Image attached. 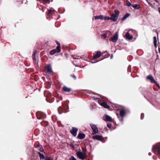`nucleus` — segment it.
Instances as JSON below:
<instances>
[{"instance_id":"a18cd8bd","label":"nucleus","mask_w":160,"mask_h":160,"mask_svg":"<svg viewBox=\"0 0 160 160\" xmlns=\"http://www.w3.org/2000/svg\"><path fill=\"white\" fill-rule=\"evenodd\" d=\"M154 1L157 3H158V2L157 0H154Z\"/></svg>"},{"instance_id":"bb28decb","label":"nucleus","mask_w":160,"mask_h":160,"mask_svg":"<svg viewBox=\"0 0 160 160\" xmlns=\"http://www.w3.org/2000/svg\"><path fill=\"white\" fill-rule=\"evenodd\" d=\"M132 6L135 9H138L140 7V6L139 4H136L135 5H132Z\"/></svg>"},{"instance_id":"f704fd0d","label":"nucleus","mask_w":160,"mask_h":160,"mask_svg":"<svg viewBox=\"0 0 160 160\" xmlns=\"http://www.w3.org/2000/svg\"><path fill=\"white\" fill-rule=\"evenodd\" d=\"M69 160H77L74 157L72 156L71 158H69Z\"/></svg>"},{"instance_id":"4c0bfd02","label":"nucleus","mask_w":160,"mask_h":160,"mask_svg":"<svg viewBox=\"0 0 160 160\" xmlns=\"http://www.w3.org/2000/svg\"><path fill=\"white\" fill-rule=\"evenodd\" d=\"M70 146L73 149H75V146L73 144H70Z\"/></svg>"},{"instance_id":"37998d69","label":"nucleus","mask_w":160,"mask_h":160,"mask_svg":"<svg viewBox=\"0 0 160 160\" xmlns=\"http://www.w3.org/2000/svg\"><path fill=\"white\" fill-rule=\"evenodd\" d=\"M92 93L95 95H99V94H98L95 92H93Z\"/></svg>"},{"instance_id":"ddd939ff","label":"nucleus","mask_w":160,"mask_h":160,"mask_svg":"<svg viewBox=\"0 0 160 160\" xmlns=\"http://www.w3.org/2000/svg\"><path fill=\"white\" fill-rule=\"evenodd\" d=\"M146 78L147 79L150 80L151 82L152 83H156L157 82V81L154 80L152 75L151 74H150L149 75L147 76L146 77Z\"/></svg>"},{"instance_id":"2eb2a0df","label":"nucleus","mask_w":160,"mask_h":160,"mask_svg":"<svg viewBox=\"0 0 160 160\" xmlns=\"http://www.w3.org/2000/svg\"><path fill=\"white\" fill-rule=\"evenodd\" d=\"M103 118H104V120L108 122H112V118L109 116L107 115H105L103 116Z\"/></svg>"},{"instance_id":"7c9ffc66","label":"nucleus","mask_w":160,"mask_h":160,"mask_svg":"<svg viewBox=\"0 0 160 160\" xmlns=\"http://www.w3.org/2000/svg\"><path fill=\"white\" fill-rule=\"evenodd\" d=\"M56 43L58 45V46L56 48L58 47L59 48H61L60 43L57 41H56Z\"/></svg>"},{"instance_id":"39448f33","label":"nucleus","mask_w":160,"mask_h":160,"mask_svg":"<svg viewBox=\"0 0 160 160\" xmlns=\"http://www.w3.org/2000/svg\"><path fill=\"white\" fill-rule=\"evenodd\" d=\"M45 70L49 74H53L51 66L50 64L48 65L45 67Z\"/></svg>"},{"instance_id":"6e6552de","label":"nucleus","mask_w":160,"mask_h":160,"mask_svg":"<svg viewBox=\"0 0 160 160\" xmlns=\"http://www.w3.org/2000/svg\"><path fill=\"white\" fill-rule=\"evenodd\" d=\"M92 130H93L94 134L98 133V130L97 127L95 124H91L90 125Z\"/></svg>"},{"instance_id":"cd10ccee","label":"nucleus","mask_w":160,"mask_h":160,"mask_svg":"<svg viewBox=\"0 0 160 160\" xmlns=\"http://www.w3.org/2000/svg\"><path fill=\"white\" fill-rule=\"evenodd\" d=\"M43 3L44 4L48 3L49 4L50 2V0H42Z\"/></svg>"},{"instance_id":"09e8293b","label":"nucleus","mask_w":160,"mask_h":160,"mask_svg":"<svg viewBox=\"0 0 160 160\" xmlns=\"http://www.w3.org/2000/svg\"><path fill=\"white\" fill-rule=\"evenodd\" d=\"M158 51H159V52H160V48H158Z\"/></svg>"},{"instance_id":"c9c22d12","label":"nucleus","mask_w":160,"mask_h":160,"mask_svg":"<svg viewBox=\"0 0 160 160\" xmlns=\"http://www.w3.org/2000/svg\"><path fill=\"white\" fill-rule=\"evenodd\" d=\"M41 145L39 143H38V144H36L35 145V147L36 148H37V147L39 148L41 146Z\"/></svg>"},{"instance_id":"f03ea898","label":"nucleus","mask_w":160,"mask_h":160,"mask_svg":"<svg viewBox=\"0 0 160 160\" xmlns=\"http://www.w3.org/2000/svg\"><path fill=\"white\" fill-rule=\"evenodd\" d=\"M82 150L83 151V152H80V151H78L76 152V155L77 157L80 159L83 160L86 157V149H85V151H84V149L82 148Z\"/></svg>"},{"instance_id":"c756f323","label":"nucleus","mask_w":160,"mask_h":160,"mask_svg":"<svg viewBox=\"0 0 160 160\" xmlns=\"http://www.w3.org/2000/svg\"><path fill=\"white\" fill-rule=\"evenodd\" d=\"M126 3L128 7L130 6L131 5V3L128 0H126Z\"/></svg>"},{"instance_id":"79ce46f5","label":"nucleus","mask_w":160,"mask_h":160,"mask_svg":"<svg viewBox=\"0 0 160 160\" xmlns=\"http://www.w3.org/2000/svg\"><path fill=\"white\" fill-rule=\"evenodd\" d=\"M46 160H51V158H48L46 159Z\"/></svg>"},{"instance_id":"2f4dec72","label":"nucleus","mask_w":160,"mask_h":160,"mask_svg":"<svg viewBox=\"0 0 160 160\" xmlns=\"http://www.w3.org/2000/svg\"><path fill=\"white\" fill-rule=\"evenodd\" d=\"M39 149L41 152H43L44 151L43 147L41 145L39 147Z\"/></svg>"},{"instance_id":"6ab92c4d","label":"nucleus","mask_w":160,"mask_h":160,"mask_svg":"<svg viewBox=\"0 0 160 160\" xmlns=\"http://www.w3.org/2000/svg\"><path fill=\"white\" fill-rule=\"evenodd\" d=\"M130 16V14L129 13H126L121 19L122 21H124L127 18Z\"/></svg>"},{"instance_id":"423d86ee","label":"nucleus","mask_w":160,"mask_h":160,"mask_svg":"<svg viewBox=\"0 0 160 160\" xmlns=\"http://www.w3.org/2000/svg\"><path fill=\"white\" fill-rule=\"evenodd\" d=\"M118 33L116 32L115 33L114 35L112 37L110 38L109 39L110 41H112L113 42H115L118 40Z\"/></svg>"},{"instance_id":"dca6fc26","label":"nucleus","mask_w":160,"mask_h":160,"mask_svg":"<svg viewBox=\"0 0 160 160\" xmlns=\"http://www.w3.org/2000/svg\"><path fill=\"white\" fill-rule=\"evenodd\" d=\"M85 137V135L83 133H79L77 136V138L80 139H82Z\"/></svg>"},{"instance_id":"aec40b11","label":"nucleus","mask_w":160,"mask_h":160,"mask_svg":"<svg viewBox=\"0 0 160 160\" xmlns=\"http://www.w3.org/2000/svg\"><path fill=\"white\" fill-rule=\"evenodd\" d=\"M54 12V10H48V12H46V13L47 15L50 16L51 15H52Z\"/></svg>"},{"instance_id":"5701e85b","label":"nucleus","mask_w":160,"mask_h":160,"mask_svg":"<svg viewBox=\"0 0 160 160\" xmlns=\"http://www.w3.org/2000/svg\"><path fill=\"white\" fill-rule=\"evenodd\" d=\"M104 18L103 16L102 15H100L99 16H97L95 17V19H100L101 20H102Z\"/></svg>"},{"instance_id":"3c124183","label":"nucleus","mask_w":160,"mask_h":160,"mask_svg":"<svg viewBox=\"0 0 160 160\" xmlns=\"http://www.w3.org/2000/svg\"><path fill=\"white\" fill-rule=\"evenodd\" d=\"M99 99V98H96V99Z\"/></svg>"},{"instance_id":"7ed1b4c3","label":"nucleus","mask_w":160,"mask_h":160,"mask_svg":"<svg viewBox=\"0 0 160 160\" xmlns=\"http://www.w3.org/2000/svg\"><path fill=\"white\" fill-rule=\"evenodd\" d=\"M119 14V12L117 10H115L114 12L112 14L110 17L111 20L113 22L116 21Z\"/></svg>"},{"instance_id":"e433bc0d","label":"nucleus","mask_w":160,"mask_h":160,"mask_svg":"<svg viewBox=\"0 0 160 160\" xmlns=\"http://www.w3.org/2000/svg\"><path fill=\"white\" fill-rule=\"evenodd\" d=\"M144 117V114L143 113H142L141 114V119H143Z\"/></svg>"},{"instance_id":"0eeeda50","label":"nucleus","mask_w":160,"mask_h":160,"mask_svg":"<svg viewBox=\"0 0 160 160\" xmlns=\"http://www.w3.org/2000/svg\"><path fill=\"white\" fill-rule=\"evenodd\" d=\"M37 117L38 119H42L45 118L46 115L43 112H39L37 114Z\"/></svg>"},{"instance_id":"412c9836","label":"nucleus","mask_w":160,"mask_h":160,"mask_svg":"<svg viewBox=\"0 0 160 160\" xmlns=\"http://www.w3.org/2000/svg\"><path fill=\"white\" fill-rule=\"evenodd\" d=\"M41 125L44 127H47L48 124V122L46 121H43L41 123Z\"/></svg>"},{"instance_id":"9d476101","label":"nucleus","mask_w":160,"mask_h":160,"mask_svg":"<svg viewBox=\"0 0 160 160\" xmlns=\"http://www.w3.org/2000/svg\"><path fill=\"white\" fill-rule=\"evenodd\" d=\"M61 51V48H56L55 49L52 50H51L50 52V54L51 55H53L56 53H59Z\"/></svg>"},{"instance_id":"1a4fd4ad","label":"nucleus","mask_w":160,"mask_h":160,"mask_svg":"<svg viewBox=\"0 0 160 160\" xmlns=\"http://www.w3.org/2000/svg\"><path fill=\"white\" fill-rule=\"evenodd\" d=\"M92 138L99 141H102L103 139V138L101 135H96L92 136Z\"/></svg>"},{"instance_id":"c03bdc74","label":"nucleus","mask_w":160,"mask_h":160,"mask_svg":"<svg viewBox=\"0 0 160 160\" xmlns=\"http://www.w3.org/2000/svg\"><path fill=\"white\" fill-rule=\"evenodd\" d=\"M64 55L66 57H67L68 54L67 53H65Z\"/></svg>"},{"instance_id":"393cba45","label":"nucleus","mask_w":160,"mask_h":160,"mask_svg":"<svg viewBox=\"0 0 160 160\" xmlns=\"http://www.w3.org/2000/svg\"><path fill=\"white\" fill-rule=\"evenodd\" d=\"M37 153L39 155L40 159H44L45 158L44 155L39 152H38Z\"/></svg>"},{"instance_id":"4be33fe9","label":"nucleus","mask_w":160,"mask_h":160,"mask_svg":"<svg viewBox=\"0 0 160 160\" xmlns=\"http://www.w3.org/2000/svg\"><path fill=\"white\" fill-rule=\"evenodd\" d=\"M126 37L129 40L132 39L133 38L132 36V35H130L128 32L126 33Z\"/></svg>"},{"instance_id":"a19ab883","label":"nucleus","mask_w":160,"mask_h":160,"mask_svg":"<svg viewBox=\"0 0 160 160\" xmlns=\"http://www.w3.org/2000/svg\"><path fill=\"white\" fill-rule=\"evenodd\" d=\"M154 84H156V86L158 87H159V85L157 83V82L156 83H154Z\"/></svg>"},{"instance_id":"72a5a7b5","label":"nucleus","mask_w":160,"mask_h":160,"mask_svg":"<svg viewBox=\"0 0 160 160\" xmlns=\"http://www.w3.org/2000/svg\"><path fill=\"white\" fill-rule=\"evenodd\" d=\"M71 77L73 78L75 80H76V76H75V75L74 74H71V75H70Z\"/></svg>"},{"instance_id":"f257e3e1","label":"nucleus","mask_w":160,"mask_h":160,"mask_svg":"<svg viewBox=\"0 0 160 160\" xmlns=\"http://www.w3.org/2000/svg\"><path fill=\"white\" fill-rule=\"evenodd\" d=\"M68 109V105L66 104H63L62 105V106H60L58 108V110L59 114H61L63 112H67Z\"/></svg>"},{"instance_id":"9b49d317","label":"nucleus","mask_w":160,"mask_h":160,"mask_svg":"<svg viewBox=\"0 0 160 160\" xmlns=\"http://www.w3.org/2000/svg\"><path fill=\"white\" fill-rule=\"evenodd\" d=\"M78 130V129L77 128L73 127L71 130L70 132L73 136L76 137L77 134Z\"/></svg>"},{"instance_id":"a211bd4d","label":"nucleus","mask_w":160,"mask_h":160,"mask_svg":"<svg viewBox=\"0 0 160 160\" xmlns=\"http://www.w3.org/2000/svg\"><path fill=\"white\" fill-rule=\"evenodd\" d=\"M100 105L106 108L109 109L110 108V106L108 105L106 102H104L101 103Z\"/></svg>"},{"instance_id":"c85d7f7f","label":"nucleus","mask_w":160,"mask_h":160,"mask_svg":"<svg viewBox=\"0 0 160 160\" xmlns=\"http://www.w3.org/2000/svg\"><path fill=\"white\" fill-rule=\"evenodd\" d=\"M107 37V35L105 34H102L101 35V38H102L103 39H105Z\"/></svg>"},{"instance_id":"4468645a","label":"nucleus","mask_w":160,"mask_h":160,"mask_svg":"<svg viewBox=\"0 0 160 160\" xmlns=\"http://www.w3.org/2000/svg\"><path fill=\"white\" fill-rule=\"evenodd\" d=\"M102 55V53L100 51L97 52L96 53L93 55V59H96L100 57Z\"/></svg>"},{"instance_id":"f8f14e48","label":"nucleus","mask_w":160,"mask_h":160,"mask_svg":"<svg viewBox=\"0 0 160 160\" xmlns=\"http://www.w3.org/2000/svg\"><path fill=\"white\" fill-rule=\"evenodd\" d=\"M126 114V112L123 109H121L120 111V115L121 117V121L122 122L123 121V117H124Z\"/></svg>"},{"instance_id":"de8ad7c7","label":"nucleus","mask_w":160,"mask_h":160,"mask_svg":"<svg viewBox=\"0 0 160 160\" xmlns=\"http://www.w3.org/2000/svg\"><path fill=\"white\" fill-rule=\"evenodd\" d=\"M154 1L157 3H158V2L157 0H154Z\"/></svg>"},{"instance_id":"a878e982","label":"nucleus","mask_w":160,"mask_h":160,"mask_svg":"<svg viewBox=\"0 0 160 160\" xmlns=\"http://www.w3.org/2000/svg\"><path fill=\"white\" fill-rule=\"evenodd\" d=\"M37 52V50H35L34 51V52L32 55V56H33L32 58H33V59L34 62H36V58H35V55H36V54Z\"/></svg>"},{"instance_id":"20e7f679","label":"nucleus","mask_w":160,"mask_h":160,"mask_svg":"<svg viewBox=\"0 0 160 160\" xmlns=\"http://www.w3.org/2000/svg\"><path fill=\"white\" fill-rule=\"evenodd\" d=\"M153 149L155 153L160 156V144L154 146L153 147Z\"/></svg>"},{"instance_id":"58836bf2","label":"nucleus","mask_w":160,"mask_h":160,"mask_svg":"<svg viewBox=\"0 0 160 160\" xmlns=\"http://www.w3.org/2000/svg\"><path fill=\"white\" fill-rule=\"evenodd\" d=\"M46 8L45 7H42V11L43 12H44V11H45V9Z\"/></svg>"},{"instance_id":"473e14b6","label":"nucleus","mask_w":160,"mask_h":160,"mask_svg":"<svg viewBox=\"0 0 160 160\" xmlns=\"http://www.w3.org/2000/svg\"><path fill=\"white\" fill-rule=\"evenodd\" d=\"M103 19H104L105 20H111V18L110 17H107V16L105 17Z\"/></svg>"},{"instance_id":"49530a36","label":"nucleus","mask_w":160,"mask_h":160,"mask_svg":"<svg viewBox=\"0 0 160 160\" xmlns=\"http://www.w3.org/2000/svg\"><path fill=\"white\" fill-rule=\"evenodd\" d=\"M154 1L157 3H158V2L157 0H154Z\"/></svg>"},{"instance_id":"b1692460","label":"nucleus","mask_w":160,"mask_h":160,"mask_svg":"<svg viewBox=\"0 0 160 160\" xmlns=\"http://www.w3.org/2000/svg\"><path fill=\"white\" fill-rule=\"evenodd\" d=\"M153 44L154 47L155 48H157V38L156 36H154L153 37Z\"/></svg>"},{"instance_id":"ea45409f","label":"nucleus","mask_w":160,"mask_h":160,"mask_svg":"<svg viewBox=\"0 0 160 160\" xmlns=\"http://www.w3.org/2000/svg\"><path fill=\"white\" fill-rule=\"evenodd\" d=\"M107 126L109 128H110L111 127V125L110 124H107Z\"/></svg>"},{"instance_id":"f3484780","label":"nucleus","mask_w":160,"mask_h":160,"mask_svg":"<svg viewBox=\"0 0 160 160\" xmlns=\"http://www.w3.org/2000/svg\"><path fill=\"white\" fill-rule=\"evenodd\" d=\"M62 89L63 91L66 92H70L72 90L71 88H68L66 86H64L62 88Z\"/></svg>"},{"instance_id":"8fccbe9b","label":"nucleus","mask_w":160,"mask_h":160,"mask_svg":"<svg viewBox=\"0 0 160 160\" xmlns=\"http://www.w3.org/2000/svg\"><path fill=\"white\" fill-rule=\"evenodd\" d=\"M151 153H149V155H151Z\"/></svg>"}]
</instances>
